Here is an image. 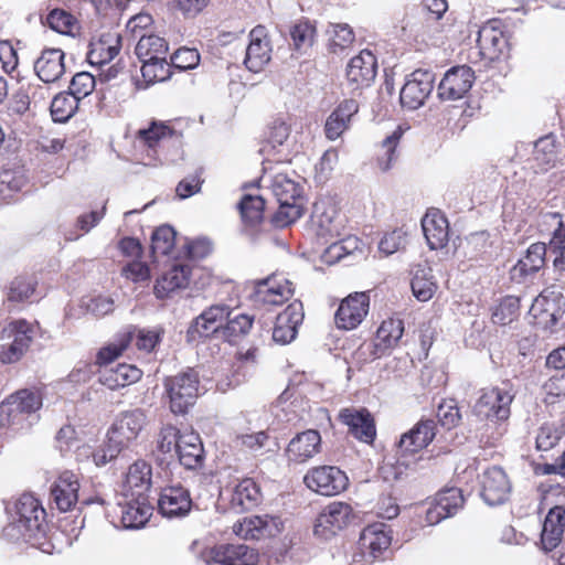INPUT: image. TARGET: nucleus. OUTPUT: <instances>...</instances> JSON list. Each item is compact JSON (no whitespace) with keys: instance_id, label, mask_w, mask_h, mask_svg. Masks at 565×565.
Instances as JSON below:
<instances>
[{"instance_id":"f257e3e1","label":"nucleus","mask_w":565,"mask_h":565,"mask_svg":"<svg viewBox=\"0 0 565 565\" xmlns=\"http://www.w3.org/2000/svg\"><path fill=\"white\" fill-rule=\"evenodd\" d=\"M190 551L204 565H273L266 554L245 544L207 545L194 541Z\"/></svg>"},{"instance_id":"f03ea898","label":"nucleus","mask_w":565,"mask_h":565,"mask_svg":"<svg viewBox=\"0 0 565 565\" xmlns=\"http://www.w3.org/2000/svg\"><path fill=\"white\" fill-rule=\"evenodd\" d=\"M15 514L13 523L6 529L7 535L14 537L17 531L23 540L38 544L45 533V511L40 502L31 494H23L15 503Z\"/></svg>"},{"instance_id":"7ed1b4c3","label":"nucleus","mask_w":565,"mask_h":565,"mask_svg":"<svg viewBox=\"0 0 565 565\" xmlns=\"http://www.w3.org/2000/svg\"><path fill=\"white\" fill-rule=\"evenodd\" d=\"M41 406L42 398L39 393L19 391L1 403L0 424L19 428L30 427L36 420L35 413Z\"/></svg>"},{"instance_id":"20e7f679","label":"nucleus","mask_w":565,"mask_h":565,"mask_svg":"<svg viewBox=\"0 0 565 565\" xmlns=\"http://www.w3.org/2000/svg\"><path fill=\"white\" fill-rule=\"evenodd\" d=\"M164 387L169 397L170 411L183 415L194 405L200 388L199 375L193 370L167 377Z\"/></svg>"},{"instance_id":"39448f33","label":"nucleus","mask_w":565,"mask_h":565,"mask_svg":"<svg viewBox=\"0 0 565 565\" xmlns=\"http://www.w3.org/2000/svg\"><path fill=\"white\" fill-rule=\"evenodd\" d=\"M392 543L391 531L383 523L366 526L360 536V552L353 555L351 565H372L383 557Z\"/></svg>"},{"instance_id":"423d86ee","label":"nucleus","mask_w":565,"mask_h":565,"mask_svg":"<svg viewBox=\"0 0 565 565\" xmlns=\"http://www.w3.org/2000/svg\"><path fill=\"white\" fill-rule=\"evenodd\" d=\"M149 426L147 413L141 408L120 412L114 419L107 436L125 449L129 448Z\"/></svg>"},{"instance_id":"0eeeda50","label":"nucleus","mask_w":565,"mask_h":565,"mask_svg":"<svg viewBox=\"0 0 565 565\" xmlns=\"http://www.w3.org/2000/svg\"><path fill=\"white\" fill-rule=\"evenodd\" d=\"M355 519L353 508L345 502L333 501L326 505L316 518L315 536L328 541L348 527Z\"/></svg>"},{"instance_id":"6e6552de","label":"nucleus","mask_w":565,"mask_h":565,"mask_svg":"<svg viewBox=\"0 0 565 565\" xmlns=\"http://www.w3.org/2000/svg\"><path fill=\"white\" fill-rule=\"evenodd\" d=\"M513 398L514 394L508 387L483 390L473 406V413L481 419L504 422L510 417Z\"/></svg>"},{"instance_id":"1a4fd4ad","label":"nucleus","mask_w":565,"mask_h":565,"mask_svg":"<svg viewBox=\"0 0 565 565\" xmlns=\"http://www.w3.org/2000/svg\"><path fill=\"white\" fill-rule=\"evenodd\" d=\"M284 530V523L278 516L249 515L233 525L236 536L245 541H260L278 536Z\"/></svg>"},{"instance_id":"9d476101","label":"nucleus","mask_w":565,"mask_h":565,"mask_svg":"<svg viewBox=\"0 0 565 565\" xmlns=\"http://www.w3.org/2000/svg\"><path fill=\"white\" fill-rule=\"evenodd\" d=\"M303 481L311 491L326 497L343 492L349 484L347 475L334 466L316 467L307 472Z\"/></svg>"},{"instance_id":"9b49d317","label":"nucleus","mask_w":565,"mask_h":565,"mask_svg":"<svg viewBox=\"0 0 565 565\" xmlns=\"http://www.w3.org/2000/svg\"><path fill=\"white\" fill-rule=\"evenodd\" d=\"M477 45L481 58L490 62L507 57L510 51L508 36L498 21H490L480 28Z\"/></svg>"},{"instance_id":"f8f14e48","label":"nucleus","mask_w":565,"mask_h":565,"mask_svg":"<svg viewBox=\"0 0 565 565\" xmlns=\"http://www.w3.org/2000/svg\"><path fill=\"white\" fill-rule=\"evenodd\" d=\"M370 297L366 292H353L339 305L334 322L339 329L353 330L358 328L369 313Z\"/></svg>"},{"instance_id":"ddd939ff","label":"nucleus","mask_w":565,"mask_h":565,"mask_svg":"<svg viewBox=\"0 0 565 565\" xmlns=\"http://www.w3.org/2000/svg\"><path fill=\"white\" fill-rule=\"evenodd\" d=\"M434 87V75L429 71L416 70L406 79L401 89L399 100L404 108H419Z\"/></svg>"},{"instance_id":"4468645a","label":"nucleus","mask_w":565,"mask_h":565,"mask_svg":"<svg viewBox=\"0 0 565 565\" xmlns=\"http://www.w3.org/2000/svg\"><path fill=\"white\" fill-rule=\"evenodd\" d=\"M377 73V60L369 50L353 56L347 66V82L352 90L370 87Z\"/></svg>"},{"instance_id":"2eb2a0df","label":"nucleus","mask_w":565,"mask_h":565,"mask_svg":"<svg viewBox=\"0 0 565 565\" xmlns=\"http://www.w3.org/2000/svg\"><path fill=\"white\" fill-rule=\"evenodd\" d=\"M475 82V72L467 65L448 70L438 85V96L443 100H458L466 96Z\"/></svg>"},{"instance_id":"dca6fc26","label":"nucleus","mask_w":565,"mask_h":565,"mask_svg":"<svg viewBox=\"0 0 565 565\" xmlns=\"http://www.w3.org/2000/svg\"><path fill=\"white\" fill-rule=\"evenodd\" d=\"M322 449L321 435L316 429L297 434L288 443L285 455L289 463L301 465L313 459Z\"/></svg>"},{"instance_id":"f3484780","label":"nucleus","mask_w":565,"mask_h":565,"mask_svg":"<svg viewBox=\"0 0 565 565\" xmlns=\"http://www.w3.org/2000/svg\"><path fill=\"white\" fill-rule=\"evenodd\" d=\"M230 317V308L225 305H213L199 315L190 324L188 335L191 339L196 337L220 338L221 330L226 318Z\"/></svg>"},{"instance_id":"a211bd4d","label":"nucleus","mask_w":565,"mask_h":565,"mask_svg":"<svg viewBox=\"0 0 565 565\" xmlns=\"http://www.w3.org/2000/svg\"><path fill=\"white\" fill-rule=\"evenodd\" d=\"M172 134L173 130L170 126L162 121H152L148 128L138 131L136 141L146 151V158H143L146 166H156L158 162H161L157 148L169 139Z\"/></svg>"},{"instance_id":"6ab92c4d","label":"nucleus","mask_w":565,"mask_h":565,"mask_svg":"<svg viewBox=\"0 0 565 565\" xmlns=\"http://www.w3.org/2000/svg\"><path fill=\"white\" fill-rule=\"evenodd\" d=\"M511 493V482L500 467L487 469L481 479V497L489 505L503 503Z\"/></svg>"},{"instance_id":"aec40b11","label":"nucleus","mask_w":565,"mask_h":565,"mask_svg":"<svg viewBox=\"0 0 565 565\" xmlns=\"http://www.w3.org/2000/svg\"><path fill=\"white\" fill-rule=\"evenodd\" d=\"M339 419L348 426L349 431L360 441L372 444L376 436L375 423L369 411L353 407L343 408Z\"/></svg>"},{"instance_id":"412c9836","label":"nucleus","mask_w":565,"mask_h":565,"mask_svg":"<svg viewBox=\"0 0 565 565\" xmlns=\"http://www.w3.org/2000/svg\"><path fill=\"white\" fill-rule=\"evenodd\" d=\"M303 307L298 300L278 315L273 330V339L279 344H288L296 339L298 327L303 321Z\"/></svg>"},{"instance_id":"4be33fe9","label":"nucleus","mask_w":565,"mask_h":565,"mask_svg":"<svg viewBox=\"0 0 565 565\" xmlns=\"http://www.w3.org/2000/svg\"><path fill=\"white\" fill-rule=\"evenodd\" d=\"M270 54L271 47L266 29L262 25L254 28L246 47L245 66L250 72L258 73L270 61Z\"/></svg>"},{"instance_id":"5701e85b","label":"nucleus","mask_w":565,"mask_h":565,"mask_svg":"<svg viewBox=\"0 0 565 565\" xmlns=\"http://www.w3.org/2000/svg\"><path fill=\"white\" fill-rule=\"evenodd\" d=\"M463 504L461 490L448 488L438 492L426 511V521L429 525L439 523L441 520L452 516Z\"/></svg>"},{"instance_id":"b1692460","label":"nucleus","mask_w":565,"mask_h":565,"mask_svg":"<svg viewBox=\"0 0 565 565\" xmlns=\"http://www.w3.org/2000/svg\"><path fill=\"white\" fill-rule=\"evenodd\" d=\"M311 222L316 234L322 238L339 236L343 227L335 206L324 201L315 204Z\"/></svg>"},{"instance_id":"393cba45","label":"nucleus","mask_w":565,"mask_h":565,"mask_svg":"<svg viewBox=\"0 0 565 565\" xmlns=\"http://www.w3.org/2000/svg\"><path fill=\"white\" fill-rule=\"evenodd\" d=\"M79 480L73 471L65 470L58 475L51 487V495L57 509L67 512L78 501Z\"/></svg>"},{"instance_id":"a878e982","label":"nucleus","mask_w":565,"mask_h":565,"mask_svg":"<svg viewBox=\"0 0 565 565\" xmlns=\"http://www.w3.org/2000/svg\"><path fill=\"white\" fill-rule=\"evenodd\" d=\"M559 306L557 297L553 291L544 290L532 302L529 316L532 322L544 329H552L559 318Z\"/></svg>"},{"instance_id":"bb28decb","label":"nucleus","mask_w":565,"mask_h":565,"mask_svg":"<svg viewBox=\"0 0 565 565\" xmlns=\"http://www.w3.org/2000/svg\"><path fill=\"white\" fill-rule=\"evenodd\" d=\"M359 111V104L355 99L342 100L328 116L324 124L327 139L334 141L339 139L351 126L352 118Z\"/></svg>"},{"instance_id":"cd10ccee","label":"nucleus","mask_w":565,"mask_h":565,"mask_svg":"<svg viewBox=\"0 0 565 565\" xmlns=\"http://www.w3.org/2000/svg\"><path fill=\"white\" fill-rule=\"evenodd\" d=\"M151 466L137 460L129 466L122 486V497L147 498L151 488Z\"/></svg>"},{"instance_id":"c85d7f7f","label":"nucleus","mask_w":565,"mask_h":565,"mask_svg":"<svg viewBox=\"0 0 565 565\" xmlns=\"http://www.w3.org/2000/svg\"><path fill=\"white\" fill-rule=\"evenodd\" d=\"M158 507L164 516H183L191 510L192 500L189 491L182 486H169L162 489Z\"/></svg>"},{"instance_id":"c756f323","label":"nucleus","mask_w":565,"mask_h":565,"mask_svg":"<svg viewBox=\"0 0 565 565\" xmlns=\"http://www.w3.org/2000/svg\"><path fill=\"white\" fill-rule=\"evenodd\" d=\"M422 228L430 249H439L449 239V224L446 216L437 209H429L422 218Z\"/></svg>"},{"instance_id":"7c9ffc66","label":"nucleus","mask_w":565,"mask_h":565,"mask_svg":"<svg viewBox=\"0 0 565 565\" xmlns=\"http://www.w3.org/2000/svg\"><path fill=\"white\" fill-rule=\"evenodd\" d=\"M545 255L546 246L544 243L539 242L530 245L524 256L511 268V279L518 284L524 282L530 276L543 268Z\"/></svg>"},{"instance_id":"2f4dec72","label":"nucleus","mask_w":565,"mask_h":565,"mask_svg":"<svg viewBox=\"0 0 565 565\" xmlns=\"http://www.w3.org/2000/svg\"><path fill=\"white\" fill-rule=\"evenodd\" d=\"M294 295L292 282L282 275H274L257 284L256 297L268 305H281Z\"/></svg>"},{"instance_id":"473e14b6","label":"nucleus","mask_w":565,"mask_h":565,"mask_svg":"<svg viewBox=\"0 0 565 565\" xmlns=\"http://www.w3.org/2000/svg\"><path fill=\"white\" fill-rule=\"evenodd\" d=\"M120 520L125 529H140L145 526L152 513V507L147 498L124 497L119 502Z\"/></svg>"},{"instance_id":"72a5a7b5","label":"nucleus","mask_w":565,"mask_h":565,"mask_svg":"<svg viewBox=\"0 0 565 565\" xmlns=\"http://www.w3.org/2000/svg\"><path fill=\"white\" fill-rule=\"evenodd\" d=\"M565 533V507L556 505L552 508L545 516L541 543L545 551L556 548L563 541Z\"/></svg>"},{"instance_id":"f704fd0d","label":"nucleus","mask_w":565,"mask_h":565,"mask_svg":"<svg viewBox=\"0 0 565 565\" xmlns=\"http://www.w3.org/2000/svg\"><path fill=\"white\" fill-rule=\"evenodd\" d=\"M64 52L60 49H46L34 63L38 77L46 83H55L65 73Z\"/></svg>"},{"instance_id":"c9c22d12","label":"nucleus","mask_w":565,"mask_h":565,"mask_svg":"<svg viewBox=\"0 0 565 565\" xmlns=\"http://www.w3.org/2000/svg\"><path fill=\"white\" fill-rule=\"evenodd\" d=\"M435 435L434 420H420L402 435L398 447L403 454H416L426 448L433 441Z\"/></svg>"},{"instance_id":"e433bc0d","label":"nucleus","mask_w":565,"mask_h":565,"mask_svg":"<svg viewBox=\"0 0 565 565\" xmlns=\"http://www.w3.org/2000/svg\"><path fill=\"white\" fill-rule=\"evenodd\" d=\"M87 54L89 64L103 66L111 62L121 49V39L117 33H105L98 40L90 42Z\"/></svg>"},{"instance_id":"4c0bfd02","label":"nucleus","mask_w":565,"mask_h":565,"mask_svg":"<svg viewBox=\"0 0 565 565\" xmlns=\"http://www.w3.org/2000/svg\"><path fill=\"white\" fill-rule=\"evenodd\" d=\"M203 454V445L199 434L193 430L183 431L174 458H178L185 468L194 469L202 463Z\"/></svg>"},{"instance_id":"58836bf2","label":"nucleus","mask_w":565,"mask_h":565,"mask_svg":"<svg viewBox=\"0 0 565 565\" xmlns=\"http://www.w3.org/2000/svg\"><path fill=\"white\" fill-rule=\"evenodd\" d=\"M40 326L35 321L18 319L9 322L1 331L0 340H13L25 351L39 334Z\"/></svg>"},{"instance_id":"ea45409f","label":"nucleus","mask_w":565,"mask_h":565,"mask_svg":"<svg viewBox=\"0 0 565 565\" xmlns=\"http://www.w3.org/2000/svg\"><path fill=\"white\" fill-rule=\"evenodd\" d=\"M190 281V268L185 265H173L156 282L154 294L166 298L178 289H183Z\"/></svg>"},{"instance_id":"a19ab883","label":"nucleus","mask_w":565,"mask_h":565,"mask_svg":"<svg viewBox=\"0 0 565 565\" xmlns=\"http://www.w3.org/2000/svg\"><path fill=\"white\" fill-rule=\"evenodd\" d=\"M404 333V323L401 319L388 318L377 329L375 338V355H383L386 351L395 348Z\"/></svg>"},{"instance_id":"79ce46f5","label":"nucleus","mask_w":565,"mask_h":565,"mask_svg":"<svg viewBox=\"0 0 565 565\" xmlns=\"http://www.w3.org/2000/svg\"><path fill=\"white\" fill-rule=\"evenodd\" d=\"M260 492L256 482L246 478L241 480L233 489L230 504L235 512L252 509L259 501Z\"/></svg>"},{"instance_id":"37998d69","label":"nucleus","mask_w":565,"mask_h":565,"mask_svg":"<svg viewBox=\"0 0 565 565\" xmlns=\"http://www.w3.org/2000/svg\"><path fill=\"white\" fill-rule=\"evenodd\" d=\"M142 372L131 364H118L104 371L100 382L110 390H117L138 382Z\"/></svg>"},{"instance_id":"c03bdc74","label":"nucleus","mask_w":565,"mask_h":565,"mask_svg":"<svg viewBox=\"0 0 565 565\" xmlns=\"http://www.w3.org/2000/svg\"><path fill=\"white\" fill-rule=\"evenodd\" d=\"M252 326L253 317L245 313L233 316V312L230 310V317L226 318L218 339H223L230 343H236L249 332Z\"/></svg>"},{"instance_id":"a18cd8bd","label":"nucleus","mask_w":565,"mask_h":565,"mask_svg":"<svg viewBox=\"0 0 565 565\" xmlns=\"http://www.w3.org/2000/svg\"><path fill=\"white\" fill-rule=\"evenodd\" d=\"M411 287L417 300L423 302L430 300L437 291V282L434 279L431 269L418 267L414 271Z\"/></svg>"},{"instance_id":"49530a36","label":"nucleus","mask_w":565,"mask_h":565,"mask_svg":"<svg viewBox=\"0 0 565 565\" xmlns=\"http://www.w3.org/2000/svg\"><path fill=\"white\" fill-rule=\"evenodd\" d=\"M277 202H291L301 199L302 188L285 173H277L270 184Z\"/></svg>"},{"instance_id":"de8ad7c7","label":"nucleus","mask_w":565,"mask_h":565,"mask_svg":"<svg viewBox=\"0 0 565 565\" xmlns=\"http://www.w3.org/2000/svg\"><path fill=\"white\" fill-rule=\"evenodd\" d=\"M167 53L168 44L158 35H141L136 45V54L140 61H151L157 56L167 55Z\"/></svg>"},{"instance_id":"09e8293b","label":"nucleus","mask_w":565,"mask_h":565,"mask_svg":"<svg viewBox=\"0 0 565 565\" xmlns=\"http://www.w3.org/2000/svg\"><path fill=\"white\" fill-rule=\"evenodd\" d=\"M403 136V130L397 127L391 135H388L380 146V153L377 157V167L381 171H388L397 158L396 148Z\"/></svg>"},{"instance_id":"8fccbe9b","label":"nucleus","mask_w":565,"mask_h":565,"mask_svg":"<svg viewBox=\"0 0 565 565\" xmlns=\"http://www.w3.org/2000/svg\"><path fill=\"white\" fill-rule=\"evenodd\" d=\"M46 24L55 32L74 36L79 31L77 19L70 12L55 9L46 17Z\"/></svg>"},{"instance_id":"3c124183","label":"nucleus","mask_w":565,"mask_h":565,"mask_svg":"<svg viewBox=\"0 0 565 565\" xmlns=\"http://www.w3.org/2000/svg\"><path fill=\"white\" fill-rule=\"evenodd\" d=\"M557 153L556 137L553 135L540 138L534 145V160L542 169L553 166L557 159Z\"/></svg>"},{"instance_id":"603ef678","label":"nucleus","mask_w":565,"mask_h":565,"mask_svg":"<svg viewBox=\"0 0 565 565\" xmlns=\"http://www.w3.org/2000/svg\"><path fill=\"white\" fill-rule=\"evenodd\" d=\"M141 74L147 84H154L167 81L171 76L170 64L167 62V55L157 56L149 61H140Z\"/></svg>"},{"instance_id":"864d4df0","label":"nucleus","mask_w":565,"mask_h":565,"mask_svg":"<svg viewBox=\"0 0 565 565\" xmlns=\"http://www.w3.org/2000/svg\"><path fill=\"white\" fill-rule=\"evenodd\" d=\"M79 100L71 93L57 94L51 103V115L54 121L65 122L77 110Z\"/></svg>"},{"instance_id":"5fc2aeb1","label":"nucleus","mask_w":565,"mask_h":565,"mask_svg":"<svg viewBox=\"0 0 565 565\" xmlns=\"http://www.w3.org/2000/svg\"><path fill=\"white\" fill-rule=\"evenodd\" d=\"M327 36L333 52L344 50L354 42L353 30L347 23H331L327 29Z\"/></svg>"},{"instance_id":"6e6d98bb","label":"nucleus","mask_w":565,"mask_h":565,"mask_svg":"<svg viewBox=\"0 0 565 565\" xmlns=\"http://www.w3.org/2000/svg\"><path fill=\"white\" fill-rule=\"evenodd\" d=\"M290 36L295 50L306 53L315 43L316 28L309 21H300L290 29Z\"/></svg>"},{"instance_id":"4d7b16f0","label":"nucleus","mask_w":565,"mask_h":565,"mask_svg":"<svg viewBox=\"0 0 565 565\" xmlns=\"http://www.w3.org/2000/svg\"><path fill=\"white\" fill-rule=\"evenodd\" d=\"M182 433L183 431H180L173 425L162 426L157 438L158 451L162 455L169 456L170 458H174Z\"/></svg>"},{"instance_id":"13d9d810","label":"nucleus","mask_w":565,"mask_h":565,"mask_svg":"<svg viewBox=\"0 0 565 565\" xmlns=\"http://www.w3.org/2000/svg\"><path fill=\"white\" fill-rule=\"evenodd\" d=\"M175 244V232L169 225L158 227L151 239L152 253L156 256H167L171 253Z\"/></svg>"},{"instance_id":"bf43d9fd","label":"nucleus","mask_w":565,"mask_h":565,"mask_svg":"<svg viewBox=\"0 0 565 565\" xmlns=\"http://www.w3.org/2000/svg\"><path fill=\"white\" fill-rule=\"evenodd\" d=\"M265 202L260 195L246 194L241 200L238 207L244 222L258 223L263 218Z\"/></svg>"},{"instance_id":"052dcab7","label":"nucleus","mask_w":565,"mask_h":565,"mask_svg":"<svg viewBox=\"0 0 565 565\" xmlns=\"http://www.w3.org/2000/svg\"><path fill=\"white\" fill-rule=\"evenodd\" d=\"M562 427L556 424H543L536 434L535 448L539 451H548L553 449L563 437Z\"/></svg>"},{"instance_id":"680f3d73","label":"nucleus","mask_w":565,"mask_h":565,"mask_svg":"<svg viewBox=\"0 0 565 565\" xmlns=\"http://www.w3.org/2000/svg\"><path fill=\"white\" fill-rule=\"evenodd\" d=\"M279 207L274 216V222L279 227H286L301 217L303 212L302 199L291 202H278Z\"/></svg>"},{"instance_id":"e2e57ef3","label":"nucleus","mask_w":565,"mask_h":565,"mask_svg":"<svg viewBox=\"0 0 565 565\" xmlns=\"http://www.w3.org/2000/svg\"><path fill=\"white\" fill-rule=\"evenodd\" d=\"M519 307L516 297L508 296L503 298L493 309L492 321L501 326L512 322L518 317Z\"/></svg>"},{"instance_id":"0e129e2a","label":"nucleus","mask_w":565,"mask_h":565,"mask_svg":"<svg viewBox=\"0 0 565 565\" xmlns=\"http://www.w3.org/2000/svg\"><path fill=\"white\" fill-rule=\"evenodd\" d=\"M291 132V118L280 117L271 121L268 127L267 142L273 147L284 146Z\"/></svg>"},{"instance_id":"69168bd1","label":"nucleus","mask_w":565,"mask_h":565,"mask_svg":"<svg viewBox=\"0 0 565 565\" xmlns=\"http://www.w3.org/2000/svg\"><path fill=\"white\" fill-rule=\"evenodd\" d=\"M35 291V281L32 278L17 277L9 286L7 299L11 302H23L30 299Z\"/></svg>"},{"instance_id":"338daca9","label":"nucleus","mask_w":565,"mask_h":565,"mask_svg":"<svg viewBox=\"0 0 565 565\" xmlns=\"http://www.w3.org/2000/svg\"><path fill=\"white\" fill-rule=\"evenodd\" d=\"M359 246V239L354 236H348L341 241L331 243L326 252L324 258L328 263H334L351 254Z\"/></svg>"},{"instance_id":"774afa93","label":"nucleus","mask_w":565,"mask_h":565,"mask_svg":"<svg viewBox=\"0 0 565 565\" xmlns=\"http://www.w3.org/2000/svg\"><path fill=\"white\" fill-rule=\"evenodd\" d=\"M269 436L266 431L239 434L235 438V445L250 452H258L267 445Z\"/></svg>"}]
</instances>
